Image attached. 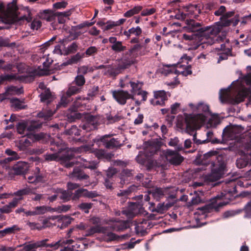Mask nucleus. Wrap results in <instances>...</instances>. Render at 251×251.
Segmentation results:
<instances>
[{
	"instance_id": "nucleus-20",
	"label": "nucleus",
	"mask_w": 251,
	"mask_h": 251,
	"mask_svg": "<svg viewBox=\"0 0 251 251\" xmlns=\"http://www.w3.org/2000/svg\"><path fill=\"white\" fill-rule=\"evenodd\" d=\"M236 130V128L226 126L223 130V138L225 140H232L235 139L237 137Z\"/></svg>"
},
{
	"instance_id": "nucleus-13",
	"label": "nucleus",
	"mask_w": 251,
	"mask_h": 251,
	"mask_svg": "<svg viewBox=\"0 0 251 251\" xmlns=\"http://www.w3.org/2000/svg\"><path fill=\"white\" fill-rule=\"evenodd\" d=\"M109 137V135H105L101 137H97L93 140L97 144H99L100 142L102 143L106 148L109 149L113 148L119 146V142L118 140L114 138L108 140Z\"/></svg>"
},
{
	"instance_id": "nucleus-1",
	"label": "nucleus",
	"mask_w": 251,
	"mask_h": 251,
	"mask_svg": "<svg viewBox=\"0 0 251 251\" xmlns=\"http://www.w3.org/2000/svg\"><path fill=\"white\" fill-rule=\"evenodd\" d=\"M251 94L250 88L238 84L235 87L230 86L226 89H221L219 93V99L222 103L236 104L242 101L245 97Z\"/></svg>"
},
{
	"instance_id": "nucleus-2",
	"label": "nucleus",
	"mask_w": 251,
	"mask_h": 251,
	"mask_svg": "<svg viewBox=\"0 0 251 251\" xmlns=\"http://www.w3.org/2000/svg\"><path fill=\"white\" fill-rule=\"evenodd\" d=\"M201 43L194 48V49L203 48L204 44L212 45L216 43L224 42L228 43V39H226L225 35L223 36H218V34L223 30L219 25L215 24L211 26H207L202 27L201 29Z\"/></svg>"
},
{
	"instance_id": "nucleus-34",
	"label": "nucleus",
	"mask_w": 251,
	"mask_h": 251,
	"mask_svg": "<svg viewBox=\"0 0 251 251\" xmlns=\"http://www.w3.org/2000/svg\"><path fill=\"white\" fill-rule=\"evenodd\" d=\"M189 106L192 108L193 111H198V112H207L209 110V106L202 102H200L197 105L194 106L193 104L190 103Z\"/></svg>"
},
{
	"instance_id": "nucleus-10",
	"label": "nucleus",
	"mask_w": 251,
	"mask_h": 251,
	"mask_svg": "<svg viewBox=\"0 0 251 251\" xmlns=\"http://www.w3.org/2000/svg\"><path fill=\"white\" fill-rule=\"evenodd\" d=\"M164 154L166 160L171 164L179 165L183 161V157L177 151L167 149L164 151Z\"/></svg>"
},
{
	"instance_id": "nucleus-42",
	"label": "nucleus",
	"mask_w": 251,
	"mask_h": 251,
	"mask_svg": "<svg viewBox=\"0 0 251 251\" xmlns=\"http://www.w3.org/2000/svg\"><path fill=\"white\" fill-rule=\"evenodd\" d=\"M41 100L43 102H50L52 99L51 93L49 90H45L40 95Z\"/></svg>"
},
{
	"instance_id": "nucleus-9",
	"label": "nucleus",
	"mask_w": 251,
	"mask_h": 251,
	"mask_svg": "<svg viewBox=\"0 0 251 251\" xmlns=\"http://www.w3.org/2000/svg\"><path fill=\"white\" fill-rule=\"evenodd\" d=\"M234 12L233 11H228L224 13V14L221 17V22H218L215 23L217 25H219L221 28L223 30L224 27H226L232 25L233 26H236L239 20L235 18L228 19L234 15Z\"/></svg>"
},
{
	"instance_id": "nucleus-61",
	"label": "nucleus",
	"mask_w": 251,
	"mask_h": 251,
	"mask_svg": "<svg viewBox=\"0 0 251 251\" xmlns=\"http://www.w3.org/2000/svg\"><path fill=\"white\" fill-rule=\"evenodd\" d=\"M41 25L42 23L39 20L34 19L30 24V27L33 30H38Z\"/></svg>"
},
{
	"instance_id": "nucleus-21",
	"label": "nucleus",
	"mask_w": 251,
	"mask_h": 251,
	"mask_svg": "<svg viewBox=\"0 0 251 251\" xmlns=\"http://www.w3.org/2000/svg\"><path fill=\"white\" fill-rule=\"evenodd\" d=\"M17 131L19 133L27 135V131L34 130L36 127L34 126H28L27 123L22 122L19 123L17 126Z\"/></svg>"
},
{
	"instance_id": "nucleus-22",
	"label": "nucleus",
	"mask_w": 251,
	"mask_h": 251,
	"mask_svg": "<svg viewBox=\"0 0 251 251\" xmlns=\"http://www.w3.org/2000/svg\"><path fill=\"white\" fill-rule=\"evenodd\" d=\"M74 241L72 239H66L64 238H61L58 241L51 244H48L47 248H50L52 250H55L58 249L60 246H63L67 244H73Z\"/></svg>"
},
{
	"instance_id": "nucleus-40",
	"label": "nucleus",
	"mask_w": 251,
	"mask_h": 251,
	"mask_svg": "<svg viewBox=\"0 0 251 251\" xmlns=\"http://www.w3.org/2000/svg\"><path fill=\"white\" fill-rule=\"evenodd\" d=\"M99 91V87L98 86H93L88 92L87 96L88 98H81V97H79L76 98V100H88L90 98H93L94 97H95L98 93Z\"/></svg>"
},
{
	"instance_id": "nucleus-23",
	"label": "nucleus",
	"mask_w": 251,
	"mask_h": 251,
	"mask_svg": "<svg viewBox=\"0 0 251 251\" xmlns=\"http://www.w3.org/2000/svg\"><path fill=\"white\" fill-rule=\"evenodd\" d=\"M138 212V206L136 203L130 205L126 209L123 211V213L128 218H133Z\"/></svg>"
},
{
	"instance_id": "nucleus-35",
	"label": "nucleus",
	"mask_w": 251,
	"mask_h": 251,
	"mask_svg": "<svg viewBox=\"0 0 251 251\" xmlns=\"http://www.w3.org/2000/svg\"><path fill=\"white\" fill-rule=\"evenodd\" d=\"M130 84L131 87V92L134 96L137 92L141 91L143 86V83L137 81L136 82L130 81Z\"/></svg>"
},
{
	"instance_id": "nucleus-39",
	"label": "nucleus",
	"mask_w": 251,
	"mask_h": 251,
	"mask_svg": "<svg viewBox=\"0 0 251 251\" xmlns=\"http://www.w3.org/2000/svg\"><path fill=\"white\" fill-rule=\"evenodd\" d=\"M44 158L46 161L50 162L52 161H59L61 159L58 153H47L44 155Z\"/></svg>"
},
{
	"instance_id": "nucleus-16",
	"label": "nucleus",
	"mask_w": 251,
	"mask_h": 251,
	"mask_svg": "<svg viewBox=\"0 0 251 251\" xmlns=\"http://www.w3.org/2000/svg\"><path fill=\"white\" fill-rule=\"evenodd\" d=\"M98 196V195L96 192H89L85 189H79L75 192L73 196L72 199L73 200H76L82 197L93 198L97 197Z\"/></svg>"
},
{
	"instance_id": "nucleus-15",
	"label": "nucleus",
	"mask_w": 251,
	"mask_h": 251,
	"mask_svg": "<svg viewBox=\"0 0 251 251\" xmlns=\"http://www.w3.org/2000/svg\"><path fill=\"white\" fill-rule=\"evenodd\" d=\"M78 151H89L90 152H93L96 156L99 159L107 158L110 157L109 154L106 153L104 150L98 149L94 150V149L92 148L91 147L87 145L80 147L78 149Z\"/></svg>"
},
{
	"instance_id": "nucleus-37",
	"label": "nucleus",
	"mask_w": 251,
	"mask_h": 251,
	"mask_svg": "<svg viewBox=\"0 0 251 251\" xmlns=\"http://www.w3.org/2000/svg\"><path fill=\"white\" fill-rule=\"evenodd\" d=\"M94 70L95 69L93 67L83 65L78 68L77 73L79 75H83L87 73L93 72Z\"/></svg>"
},
{
	"instance_id": "nucleus-5",
	"label": "nucleus",
	"mask_w": 251,
	"mask_h": 251,
	"mask_svg": "<svg viewBox=\"0 0 251 251\" xmlns=\"http://www.w3.org/2000/svg\"><path fill=\"white\" fill-rule=\"evenodd\" d=\"M141 48L140 44H135L123 54L121 61L123 68H126L135 62L137 52Z\"/></svg>"
},
{
	"instance_id": "nucleus-33",
	"label": "nucleus",
	"mask_w": 251,
	"mask_h": 251,
	"mask_svg": "<svg viewBox=\"0 0 251 251\" xmlns=\"http://www.w3.org/2000/svg\"><path fill=\"white\" fill-rule=\"evenodd\" d=\"M77 162L84 168L94 169L97 167V163L94 161H88L83 158H79Z\"/></svg>"
},
{
	"instance_id": "nucleus-63",
	"label": "nucleus",
	"mask_w": 251,
	"mask_h": 251,
	"mask_svg": "<svg viewBox=\"0 0 251 251\" xmlns=\"http://www.w3.org/2000/svg\"><path fill=\"white\" fill-rule=\"evenodd\" d=\"M98 49L95 46H91L88 48L85 51V54L87 56H91L97 53Z\"/></svg>"
},
{
	"instance_id": "nucleus-36",
	"label": "nucleus",
	"mask_w": 251,
	"mask_h": 251,
	"mask_svg": "<svg viewBox=\"0 0 251 251\" xmlns=\"http://www.w3.org/2000/svg\"><path fill=\"white\" fill-rule=\"evenodd\" d=\"M31 194H33V190L29 188L26 187L14 193L13 195L20 197L19 199V200L22 199V196L24 195H31Z\"/></svg>"
},
{
	"instance_id": "nucleus-8",
	"label": "nucleus",
	"mask_w": 251,
	"mask_h": 251,
	"mask_svg": "<svg viewBox=\"0 0 251 251\" xmlns=\"http://www.w3.org/2000/svg\"><path fill=\"white\" fill-rule=\"evenodd\" d=\"M205 120L206 117L202 114L191 115L186 119L187 126L194 129H199Z\"/></svg>"
},
{
	"instance_id": "nucleus-57",
	"label": "nucleus",
	"mask_w": 251,
	"mask_h": 251,
	"mask_svg": "<svg viewBox=\"0 0 251 251\" xmlns=\"http://www.w3.org/2000/svg\"><path fill=\"white\" fill-rule=\"evenodd\" d=\"M92 205L91 203H81L78 205V207L83 210L85 213H88L89 210L92 208Z\"/></svg>"
},
{
	"instance_id": "nucleus-11",
	"label": "nucleus",
	"mask_w": 251,
	"mask_h": 251,
	"mask_svg": "<svg viewBox=\"0 0 251 251\" xmlns=\"http://www.w3.org/2000/svg\"><path fill=\"white\" fill-rule=\"evenodd\" d=\"M226 165L224 162L220 163L218 165H213L210 174L208 176V179L211 181L219 180L224 174Z\"/></svg>"
},
{
	"instance_id": "nucleus-43",
	"label": "nucleus",
	"mask_w": 251,
	"mask_h": 251,
	"mask_svg": "<svg viewBox=\"0 0 251 251\" xmlns=\"http://www.w3.org/2000/svg\"><path fill=\"white\" fill-rule=\"evenodd\" d=\"M53 114L54 112L50 110H43L38 114V117L43 118L45 120H49Z\"/></svg>"
},
{
	"instance_id": "nucleus-38",
	"label": "nucleus",
	"mask_w": 251,
	"mask_h": 251,
	"mask_svg": "<svg viewBox=\"0 0 251 251\" xmlns=\"http://www.w3.org/2000/svg\"><path fill=\"white\" fill-rule=\"evenodd\" d=\"M81 91V88L79 87L77 85H71L69 87L68 89L66 92V95L69 97H71L80 93Z\"/></svg>"
},
{
	"instance_id": "nucleus-48",
	"label": "nucleus",
	"mask_w": 251,
	"mask_h": 251,
	"mask_svg": "<svg viewBox=\"0 0 251 251\" xmlns=\"http://www.w3.org/2000/svg\"><path fill=\"white\" fill-rule=\"evenodd\" d=\"M104 75H113L115 74V67L112 65H105V68L102 71Z\"/></svg>"
},
{
	"instance_id": "nucleus-26",
	"label": "nucleus",
	"mask_w": 251,
	"mask_h": 251,
	"mask_svg": "<svg viewBox=\"0 0 251 251\" xmlns=\"http://www.w3.org/2000/svg\"><path fill=\"white\" fill-rule=\"evenodd\" d=\"M251 162V158H249L248 155H245L236 160V165L238 168L242 169L246 167Z\"/></svg>"
},
{
	"instance_id": "nucleus-29",
	"label": "nucleus",
	"mask_w": 251,
	"mask_h": 251,
	"mask_svg": "<svg viewBox=\"0 0 251 251\" xmlns=\"http://www.w3.org/2000/svg\"><path fill=\"white\" fill-rule=\"evenodd\" d=\"M126 20L125 19H121L117 21H108L106 24V25L103 28V30H108L114 28L115 26H119L123 24Z\"/></svg>"
},
{
	"instance_id": "nucleus-51",
	"label": "nucleus",
	"mask_w": 251,
	"mask_h": 251,
	"mask_svg": "<svg viewBox=\"0 0 251 251\" xmlns=\"http://www.w3.org/2000/svg\"><path fill=\"white\" fill-rule=\"evenodd\" d=\"M78 46L76 43L74 42L71 45L69 46L66 51L65 54H68L70 53H73L75 52L77 50Z\"/></svg>"
},
{
	"instance_id": "nucleus-24",
	"label": "nucleus",
	"mask_w": 251,
	"mask_h": 251,
	"mask_svg": "<svg viewBox=\"0 0 251 251\" xmlns=\"http://www.w3.org/2000/svg\"><path fill=\"white\" fill-rule=\"evenodd\" d=\"M213 135V132L211 131H208L206 133L207 138L205 140H197L196 138V135H194L193 136V139L194 142L197 144H205L208 142H211L212 143H219L220 141L219 140L215 139L214 140H212V137Z\"/></svg>"
},
{
	"instance_id": "nucleus-52",
	"label": "nucleus",
	"mask_w": 251,
	"mask_h": 251,
	"mask_svg": "<svg viewBox=\"0 0 251 251\" xmlns=\"http://www.w3.org/2000/svg\"><path fill=\"white\" fill-rule=\"evenodd\" d=\"M56 39V36H53L52 37L50 40L45 43L41 46V48L40 49L41 53H44L46 49L50 46L52 43L55 41Z\"/></svg>"
},
{
	"instance_id": "nucleus-59",
	"label": "nucleus",
	"mask_w": 251,
	"mask_h": 251,
	"mask_svg": "<svg viewBox=\"0 0 251 251\" xmlns=\"http://www.w3.org/2000/svg\"><path fill=\"white\" fill-rule=\"evenodd\" d=\"M67 134L69 135H80L79 131L77 129V127L76 126H73L72 127L68 130L65 131Z\"/></svg>"
},
{
	"instance_id": "nucleus-53",
	"label": "nucleus",
	"mask_w": 251,
	"mask_h": 251,
	"mask_svg": "<svg viewBox=\"0 0 251 251\" xmlns=\"http://www.w3.org/2000/svg\"><path fill=\"white\" fill-rule=\"evenodd\" d=\"M57 194L60 199L63 200L64 201H67L69 200V194L66 190L59 189L58 190Z\"/></svg>"
},
{
	"instance_id": "nucleus-54",
	"label": "nucleus",
	"mask_w": 251,
	"mask_h": 251,
	"mask_svg": "<svg viewBox=\"0 0 251 251\" xmlns=\"http://www.w3.org/2000/svg\"><path fill=\"white\" fill-rule=\"evenodd\" d=\"M10 101L14 107L17 109H22L25 108L23 103L17 99H12Z\"/></svg>"
},
{
	"instance_id": "nucleus-4",
	"label": "nucleus",
	"mask_w": 251,
	"mask_h": 251,
	"mask_svg": "<svg viewBox=\"0 0 251 251\" xmlns=\"http://www.w3.org/2000/svg\"><path fill=\"white\" fill-rule=\"evenodd\" d=\"M236 193V187L235 183L233 180H229L227 183L224 184L223 186V192H222L220 195H218L216 199L226 200L223 202H218V205L219 206H222L226 204L228 202V201L232 199L233 195Z\"/></svg>"
},
{
	"instance_id": "nucleus-19",
	"label": "nucleus",
	"mask_w": 251,
	"mask_h": 251,
	"mask_svg": "<svg viewBox=\"0 0 251 251\" xmlns=\"http://www.w3.org/2000/svg\"><path fill=\"white\" fill-rule=\"evenodd\" d=\"M28 168V165L26 162L19 161L13 166L12 170L15 175H20L25 173Z\"/></svg>"
},
{
	"instance_id": "nucleus-50",
	"label": "nucleus",
	"mask_w": 251,
	"mask_h": 251,
	"mask_svg": "<svg viewBox=\"0 0 251 251\" xmlns=\"http://www.w3.org/2000/svg\"><path fill=\"white\" fill-rule=\"evenodd\" d=\"M132 176L131 171L129 170H124L120 176V179H121V183L123 184L125 183V181L128 177H130Z\"/></svg>"
},
{
	"instance_id": "nucleus-56",
	"label": "nucleus",
	"mask_w": 251,
	"mask_h": 251,
	"mask_svg": "<svg viewBox=\"0 0 251 251\" xmlns=\"http://www.w3.org/2000/svg\"><path fill=\"white\" fill-rule=\"evenodd\" d=\"M106 229H105V230ZM105 239L107 241H111L114 240H116L118 239L119 237H118L115 233L113 232H106L105 231Z\"/></svg>"
},
{
	"instance_id": "nucleus-28",
	"label": "nucleus",
	"mask_w": 251,
	"mask_h": 251,
	"mask_svg": "<svg viewBox=\"0 0 251 251\" xmlns=\"http://www.w3.org/2000/svg\"><path fill=\"white\" fill-rule=\"evenodd\" d=\"M97 233H105V228L100 226H91L89 229L86 230L85 236H91Z\"/></svg>"
},
{
	"instance_id": "nucleus-7",
	"label": "nucleus",
	"mask_w": 251,
	"mask_h": 251,
	"mask_svg": "<svg viewBox=\"0 0 251 251\" xmlns=\"http://www.w3.org/2000/svg\"><path fill=\"white\" fill-rule=\"evenodd\" d=\"M112 95L114 98L120 104H125L126 103V100L130 99L135 101L137 106L140 104L139 100H136L133 95L129 93V92L126 91H114L112 92Z\"/></svg>"
},
{
	"instance_id": "nucleus-30",
	"label": "nucleus",
	"mask_w": 251,
	"mask_h": 251,
	"mask_svg": "<svg viewBox=\"0 0 251 251\" xmlns=\"http://www.w3.org/2000/svg\"><path fill=\"white\" fill-rule=\"evenodd\" d=\"M142 32V29L139 26H136V27H132L127 31H125L124 35L129 39L131 35L139 36L141 34Z\"/></svg>"
},
{
	"instance_id": "nucleus-62",
	"label": "nucleus",
	"mask_w": 251,
	"mask_h": 251,
	"mask_svg": "<svg viewBox=\"0 0 251 251\" xmlns=\"http://www.w3.org/2000/svg\"><path fill=\"white\" fill-rule=\"evenodd\" d=\"M68 4L67 2L65 1H61L57 2L53 4V7L55 9H60L65 8Z\"/></svg>"
},
{
	"instance_id": "nucleus-41",
	"label": "nucleus",
	"mask_w": 251,
	"mask_h": 251,
	"mask_svg": "<svg viewBox=\"0 0 251 251\" xmlns=\"http://www.w3.org/2000/svg\"><path fill=\"white\" fill-rule=\"evenodd\" d=\"M150 194L156 201H159L164 196V192L161 188H157L153 189Z\"/></svg>"
},
{
	"instance_id": "nucleus-32",
	"label": "nucleus",
	"mask_w": 251,
	"mask_h": 251,
	"mask_svg": "<svg viewBox=\"0 0 251 251\" xmlns=\"http://www.w3.org/2000/svg\"><path fill=\"white\" fill-rule=\"evenodd\" d=\"M71 14V11L68 10L63 12H56L55 16L57 17L58 23L64 24L67 19H69V17Z\"/></svg>"
},
{
	"instance_id": "nucleus-55",
	"label": "nucleus",
	"mask_w": 251,
	"mask_h": 251,
	"mask_svg": "<svg viewBox=\"0 0 251 251\" xmlns=\"http://www.w3.org/2000/svg\"><path fill=\"white\" fill-rule=\"evenodd\" d=\"M30 145V142L29 140L27 139H25L24 140H21L20 141L19 148L21 151H25Z\"/></svg>"
},
{
	"instance_id": "nucleus-3",
	"label": "nucleus",
	"mask_w": 251,
	"mask_h": 251,
	"mask_svg": "<svg viewBox=\"0 0 251 251\" xmlns=\"http://www.w3.org/2000/svg\"><path fill=\"white\" fill-rule=\"evenodd\" d=\"M17 0H13L12 2L8 5V8L11 11L5 12L3 4L0 1V21L7 24H11L19 20H25L29 22L31 19V14L29 9H27V15L18 17L16 13Z\"/></svg>"
},
{
	"instance_id": "nucleus-58",
	"label": "nucleus",
	"mask_w": 251,
	"mask_h": 251,
	"mask_svg": "<svg viewBox=\"0 0 251 251\" xmlns=\"http://www.w3.org/2000/svg\"><path fill=\"white\" fill-rule=\"evenodd\" d=\"M71 207L70 205H62L57 208H52V211L57 212L58 213H61L62 212H66L70 209Z\"/></svg>"
},
{
	"instance_id": "nucleus-6",
	"label": "nucleus",
	"mask_w": 251,
	"mask_h": 251,
	"mask_svg": "<svg viewBox=\"0 0 251 251\" xmlns=\"http://www.w3.org/2000/svg\"><path fill=\"white\" fill-rule=\"evenodd\" d=\"M182 67L183 66L180 64L165 65L163 66L162 68V74L165 75L173 74L175 75L182 74L184 75H187L192 73L191 71L187 67H185L184 70H180Z\"/></svg>"
},
{
	"instance_id": "nucleus-12",
	"label": "nucleus",
	"mask_w": 251,
	"mask_h": 251,
	"mask_svg": "<svg viewBox=\"0 0 251 251\" xmlns=\"http://www.w3.org/2000/svg\"><path fill=\"white\" fill-rule=\"evenodd\" d=\"M199 9L196 5L190 4L183 8L181 12L179 11L176 14V17L179 20H184L187 16L195 15Z\"/></svg>"
},
{
	"instance_id": "nucleus-27",
	"label": "nucleus",
	"mask_w": 251,
	"mask_h": 251,
	"mask_svg": "<svg viewBox=\"0 0 251 251\" xmlns=\"http://www.w3.org/2000/svg\"><path fill=\"white\" fill-rule=\"evenodd\" d=\"M201 24L199 23L196 22L194 20H190L187 21V26L186 28H187L188 31L191 32H194L196 31H200L201 33V29L200 28Z\"/></svg>"
},
{
	"instance_id": "nucleus-14",
	"label": "nucleus",
	"mask_w": 251,
	"mask_h": 251,
	"mask_svg": "<svg viewBox=\"0 0 251 251\" xmlns=\"http://www.w3.org/2000/svg\"><path fill=\"white\" fill-rule=\"evenodd\" d=\"M167 94L164 90H159L154 92V98L151 102L154 105H164L165 101L167 100Z\"/></svg>"
},
{
	"instance_id": "nucleus-45",
	"label": "nucleus",
	"mask_w": 251,
	"mask_h": 251,
	"mask_svg": "<svg viewBox=\"0 0 251 251\" xmlns=\"http://www.w3.org/2000/svg\"><path fill=\"white\" fill-rule=\"evenodd\" d=\"M76 85L82 88L85 83V79L83 75H78L75 77L73 82Z\"/></svg>"
},
{
	"instance_id": "nucleus-47",
	"label": "nucleus",
	"mask_w": 251,
	"mask_h": 251,
	"mask_svg": "<svg viewBox=\"0 0 251 251\" xmlns=\"http://www.w3.org/2000/svg\"><path fill=\"white\" fill-rule=\"evenodd\" d=\"M21 93L20 89L17 88L15 86H12L6 88L5 94L6 95H12L14 94H19Z\"/></svg>"
},
{
	"instance_id": "nucleus-17",
	"label": "nucleus",
	"mask_w": 251,
	"mask_h": 251,
	"mask_svg": "<svg viewBox=\"0 0 251 251\" xmlns=\"http://www.w3.org/2000/svg\"><path fill=\"white\" fill-rule=\"evenodd\" d=\"M52 211V208L45 205L35 207L33 210L26 211L25 214L26 216H35L44 214L48 211Z\"/></svg>"
},
{
	"instance_id": "nucleus-64",
	"label": "nucleus",
	"mask_w": 251,
	"mask_h": 251,
	"mask_svg": "<svg viewBox=\"0 0 251 251\" xmlns=\"http://www.w3.org/2000/svg\"><path fill=\"white\" fill-rule=\"evenodd\" d=\"M136 159L139 163L141 164H144L146 161L145 153L140 151L139 154L137 156Z\"/></svg>"
},
{
	"instance_id": "nucleus-25",
	"label": "nucleus",
	"mask_w": 251,
	"mask_h": 251,
	"mask_svg": "<svg viewBox=\"0 0 251 251\" xmlns=\"http://www.w3.org/2000/svg\"><path fill=\"white\" fill-rule=\"evenodd\" d=\"M39 16L42 20L51 22L54 19L55 14L51 10L46 9L41 11L39 13Z\"/></svg>"
},
{
	"instance_id": "nucleus-49",
	"label": "nucleus",
	"mask_w": 251,
	"mask_h": 251,
	"mask_svg": "<svg viewBox=\"0 0 251 251\" xmlns=\"http://www.w3.org/2000/svg\"><path fill=\"white\" fill-rule=\"evenodd\" d=\"M40 60L43 63L44 67H47L49 66L53 62V60L49 57V54H45V56L42 57L40 56Z\"/></svg>"
},
{
	"instance_id": "nucleus-46",
	"label": "nucleus",
	"mask_w": 251,
	"mask_h": 251,
	"mask_svg": "<svg viewBox=\"0 0 251 251\" xmlns=\"http://www.w3.org/2000/svg\"><path fill=\"white\" fill-rule=\"evenodd\" d=\"M111 49L116 52H121L126 50V47L123 46L121 41H118L112 45Z\"/></svg>"
},
{
	"instance_id": "nucleus-60",
	"label": "nucleus",
	"mask_w": 251,
	"mask_h": 251,
	"mask_svg": "<svg viewBox=\"0 0 251 251\" xmlns=\"http://www.w3.org/2000/svg\"><path fill=\"white\" fill-rule=\"evenodd\" d=\"M137 234H144L146 232V228L142 224H138L135 227Z\"/></svg>"
},
{
	"instance_id": "nucleus-31",
	"label": "nucleus",
	"mask_w": 251,
	"mask_h": 251,
	"mask_svg": "<svg viewBox=\"0 0 251 251\" xmlns=\"http://www.w3.org/2000/svg\"><path fill=\"white\" fill-rule=\"evenodd\" d=\"M70 176L72 177H76L79 180L86 179L89 177L88 175L85 174L81 169L78 168H75Z\"/></svg>"
},
{
	"instance_id": "nucleus-44",
	"label": "nucleus",
	"mask_w": 251,
	"mask_h": 251,
	"mask_svg": "<svg viewBox=\"0 0 251 251\" xmlns=\"http://www.w3.org/2000/svg\"><path fill=\"white\" fill-rule=\"evenodd\" d=\"M20 158V156H15V157L10 156L0 161V163L3 168H5V169H7L9 168V166L7 165L8 163L12 161L19 159Z\"/></svg>"
},
{
	"instance_id": "nucleus-18",
	"label": "nucleus",
	"mask_w": 251,
	"mask_h": 251,
	"mask_svg": "<svg viewBox=\"0 0 251 251\" xmlns=\"http://www.w3.org/2000/svg\"><path fill=\"white\" fill-rule=\"evenodd\" d=\"M99 120L97 117L89 116L86 122L82 126V128L87 131L91 130L96 128L98 125Z\"/></svg>"
}]
</instances>
